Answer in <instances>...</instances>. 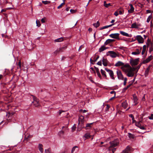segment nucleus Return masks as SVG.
Instances as JSON below:
<instances>
[{"label": "nucleus", "mask_w": 153, "mask_h": 153, "mask_svg": "<svg viewBox=\"0 0 153 153\" xmlns=\"http://www.w3.org/2000/svg\"><path fill=\"white\" fill-rule=\"evenodd\" d=\"M135 69L134 68L130 67L126 68L125 71V72L127 73V75L128 77H132L134 75V71Z\"/></svg>", "instance_id": "obj_1"}, {"label": "nucleus", "mask_w": 153, "mask_h": 153, "mask_svg": "<svg viewBox=\"0 0 153 153\" xmlns=\"http://www.w3.org/2000/svg\"><path fill=\"white\" fill-rule=\"evenodd\" d=\"M68 130V127L66 126H63L62 128V130L58 133V135L60 137H63V135Z\"/></svg>", "instance_id": "obj_2"}, {"label": "nucleus", "mask_w": 153, "mask_h": 153, "mask_svg": "<svg viewBox=\"0 0 153 153\" xmlns=\"http://www.w3.org/2000/svg\"><path fill=\"white\" fill-rule=\"evenodd\" d=\"M110 147H115L119 144V141L118 139H116L114 140L109 142Z\"/></svg>", "instance_id": "obj_3"}, {"label": "nucleus", "mask_w": 153, "mask_h": 153, "mask_svg": "<svg viewBox=\"0 0 153 153\" xmlns=\"http://www.w3.org/2000/svg\"><path fill=\"white\" fill-rule=\"evenodd\" d=\"M132 151V148L129 146H128L120 153H131Z\"/></svg>", "instance_id": "obj_4"}, {"label": "nucleus", "mask_w": 153, "mask_h": 153, "mask_svg": "<svg viewBox=\"0 0 153 153\" xmlns=\"http://www.w3.org/2000/svg\"><path fill=\"white\" fill-rule=\"evenodd\" d=\"M147 47L149 48V51L151 52L153 50V45L152 42L149 39L147 40Z\"/></svg>", "instance_id": "obj_5"}, {"label": "nucleus", "mask_w": 153, "mask_h": 153, "mask_svg": "<svg viewBox=\"0 0 153 153\" xmlns=\"http://www.w3.org/2000/svg\"><path fill=\"white\" fill-rule=\"evenodd\" d=\"M117 77L119 79L123 80V76L120 70H117Z\"/></svg>", "instance_id": "obj_6"}, {"label": "nucleus", "mask_w": 153, "mask_h": 153, "mask_svg": "<svg viewBox=\"0 0 153 153\" xmlns=\"http://www.w3.org/2000/svg\"><path fill=\"white\" fill-rule=\"evenodd\" d=\"M141 121H140L138 122H136L135 123V125L139 127L140 129H145L146 128L145 127L141 125Z\"/></svg>", "instance_id": "obj_7"}, {"label": "nucleus", "mask_w": 153, "mask_h": 153, "mask_svg": "<svg viewBox=\"0 0 153 153\" xmlns=\"http://www.w3.org/2000/svg\"><path fill=\"white\" fill-rule=\"evenodd\" d=\"M67 46H63V47L60 48L58 49H57L55 52L54 53L57 54V53H59V52H62L63 51L66 49L67 48Z\"/></svg>", "instance_id": "obj_8"}, {"label": "nucleus", "mask_w": 153, "mask_h": 153, "mask_svg": "<svg viewBox=\"0 0 153 153\" xmlns=\"http://www.w3.org/2000/svg\"><path fill=\"white\" fill-rule=\"evenodd\" d=\"M33 101L32 102L36 106H38L39 102V99L36 98V96H33Z\"/></svg>", "instance_id": "obj_9"}, {"label": "nucleus", "mask_w": 153, "mask_h": 153, "mask_svg": "<svg viewBox=\"0 0 153 153\" xmlns=\"http://www.w3.org/2000/svg\"><path fill=\"white\" fill-rule=\"evenodd\" d=\"M138 60L139 58L131 60L130 61V64L132 66L137 65L138 64Z\"/></svg>", "instance_id": "obj_10"}, {"label": "nucleus", "mask_w": 153, "mask_h": 153, "mask_svg": "<svg viewBox=\"0 0 153 153\" xmlns=\"http://www.w3.org/2000/svg\"><path fill=\"white\" fill-rule=\"evenodd\" d=\"M136 38L139 43H141L143 42L144 39L141 36H137L136 37Z\"/></svg>", "instance_id": "obj_11"}, {"label": "nucleus", "mask_w": 153, "mask_h": 153, "mask_svg": "<svg viewBox=\"0 0 153 153\" xmlns=\"http://www.w3.org/2000/svg\"><path fill=\"white\" fill-rule=\"evenodd\" d=\"M119 34L118 33H115L111 34L109 35V36L114 39H117L119 38Z\"/></svg>", "instance_id": "obj_12"}, {"label": "nucleus", "mask_w": 153, "mask_h": 153, "mask_svg": "<svg viewBox=\"0 0 153 153\" xmlns=\"http://www.w3.org/2000/svg\"><path fill=\"white\" fill-rule=\"evenodd\" d=\"M108 53L110 54V56L112 58H115L117 56V54L114 51H109Z\"/></svg>", "instance_id": "obj_13"}, {"label": "nucleus", "mask_w": 153, "mask_h": 153, "mask_svg": "<svg viewBox=\"0 0 153 153\" xmlns=\"http://www.w3.org/2000/svg\"><path fill=\"white\" fill-rule=\"evenodd\" d=\"M152 14H151L148 17L147 19V22H149L150 21H151V26H152Z\"/></svg>", "instance_id": "obj_14"}, {"label": "nucleus", "mask_w": 153, "mask_h": 153, "mask_svg": "<svg viewBox=\"0 0 153 153\" xmlns=\"http://www.w3.org/2000/svg\"><path fill=\"white\" fill-rule=\"evenodd\" d=\"M152 55L149 56L147 58L143 61V63L145 64L149 62L152 59Z\"/></svg>", "instance_id": "obj_15"}, {"label": "nucleus", "mask_w": 153, "mask_h": 153, "mask_svg": "<svg viewBox=\"0 0 153 153\" xmlns=\"http://www.w3.org/2000/svg\"><path fill=\"white\" fill-rule=\"evenodd\" d=\"M114 41V39H108L106 40L104 43L105 45H107L108 44Z\"/></svg>", "instance_id": "obj_16"}, {"label": "nucleus", "mask_w": 153, "mask_h": 153, "mask_svg": "<svg viewBox=\"0 0 153 153\" xmlns=\"http://www.w3.org/2000/svg\"><path fill=\"white\" fill-rule=\"evenodd\" d=\"M107 49H108V48L105 47V45H103L99 49V51L100 52H101Z\"/></svg>", "instance_id": "obj_17"}, {"label": "nucleus", "mask_w": 153, "mask_h": 153, "mask_svg": "<svg viewBox=\"0 0 153 153\" xmlns=\"http://www.w3.org/2000/svg\"><path fill=\"white\" fill-rule=\"evenodd\" d=\"M129 6L130 7V9L128 10V12L129 13H131L134 11V8L132 4H130Z\"/></svg>", "instance_id": "obj_18"}, {"label": "nucleus", "mask_w": 153, "mask_h": 153, "mask_svg": "<svg viewBox=\"0 0 153 153\" xmlns=\"http://www.w3.org/2000/svg\"><path fill=\"white\" fill-rule=\"evenodd\" d=\"M116 149V148H115L114 147H110L109 146L108 148V150L109 151H111L113 153H114Z\"/></svg>", "instance_id": "obj_19"}, {"label": "nucleus", "mask_w": 153, "mask_h": 153, "mask_svg": "<svg viewBox=\"0 0 153 153\" xmlns=\"http://www.w3.org/2000/svg\"><path fill=\"white\" fill-rule=\"evenodd\" d=\"M152 65H150L146 69L145 71V76H146L148 74L149 71L151 69V67H152Z\"/></svg>", "instance_id": "obj_20"}, {"label": "nucleus", "mask_w": 153, "mask_h": 153, "mask_svg": "<svg viewBox=\"0 0 153 153\" xmlns=\"http://www.w3.org/2000/svg\"><path fill=\"white\" fill-rule=\"evenodd\" d=\"M139 25L137 24L136 23H133L131 25V27L132 28H137L139 27Z\"/></svg>", "instance_id": "obj_21"}, {"label": "nucleus", "mask_w": 153, "mask_h": 153, "mask_svg": "<svg viewBox=\"0 0 153 153\" xmlns=\"http://www.w3.org/2000/svg\"><path fill=\"white\" fill-rule=\"evenodd\" d=\"M102 64L104 66H106L108 65V61L105 58L102 59Z\"/></svg>", "instance_id": "obj_22"}, {"label": "nucleus", "mask_w": 153, "mask_h": 153, "mask_svg": "<svg viewBox=\"0 0 153 153\" xmlns=\"http://www.w3.org/2000/svg\"><path fill=\"white\" fill-rule=\"evenodd\" d=\"M43 146L42 144H39L38 146V149L42 153L43 152V149L42 148Z\"/></svg>", "instance_id": "obj_23"}, {"label": "nucleus", "mask_w": 153, "mask_h": 153, "mask_svg": "<svg viewBox=\"0 0 153 153\" xmlns=\"http://www.w3.org/2000/svg\"><path fill=\"white\" fill-rule=\"evenodd\" d=\"M120 33L122 35L126 36L127 37H130L128 33L123 31H120Z\"/></svg>", "instance_id": "obj_24"}, {"label": "nucleus", "mask_w": 153, "mask_h": 153, "mask_svg": "<svg viewBox=\"0 0 153 153\" xmlns=\"http://www.w3.org/2000/svg\"><path fill=\"white\" fill-rule=\"evenodd\" d=\"M93 123H87L86 124L85 128L86 129H88L91 127V125L93 124Z\"/></svg>", "instance_id": "obj_25"}, {"label": "nucleus", "mask_w": 153, "mask_h": 153, "mask_svg": "<svg viewBox=\"0 0 153 153\" xmlns=\"http://www.w3.org/2000/svg\"><path fill=\"white\" fill-rule=\"evenodd\" d=\"M140 51L139 49H136V51L132 52L131 54L133 55H137L140 54Z\"/></svg>", "instance_id": "obj_26"}, {"label": "nucleus", "mask_w": 153, "mask_h": 153, "mask_svg": "<svg viewBox=\"0 0 153 153\" xmlns=\"http://www.w3.org/2000/svg\"><path fill=\"white\" fill-rule=\"evenodd\" d=\"M123 65V63L121 61H118L117 63L115 65V66L118 67Z\"/></svg>", "instance_id": "obj_27"}, {"label": "nucleus", "mask_w": 153, "mask_h": 153, "mask_svg": "<svg viewBox=\"0 0 153 153\" xmlns=\"http://www.w3.org/2000/svg\"><path fill=\"white\" fill-rule=\"evenodd\" d=\"M110 77L113 79H114V73L112 71H111L108 73Z\"/></svg>", "instance_id": "obj_28"}, {"label": "nucleus", "mask_w": 153, "mask_h": 153, "mask_svg": "<svg viewBox=\"0 0 153 153\" xmlns=\"http://www.w3.org/2000/svg\"><path fill=\"white\" fill-rule=\"evenodd\" d=\"M127 105L128 104L126 101H125L122 103V106L125 109L126 108Z\"/></svg>", "instance_id": "obj_29"}, {"label": "nucleus", "mask_w": 153, "mask_h": 153, "mask_svg": "<svg viewBox=\"0 0 153 153\" xmlns=\"http://www.w3.org/2000/svg\"><path fill=\"white\" fill-rule=\"evenodd\" d=\"M63 39L62 37H61L59 38H58L57 39H55L54 40V42H61L63 41Z\"/></svg>", "instance_id": "obj_30"}, {"label": "nucleus", "mask_w": 153, "mask_h": 153, "mask_svg": "<svg viewBox=\"0 0 153 153\" xmlns=\"http://www.w3.org/2000/svg\"><path fill=\"white\" fill-rule=\"evenodd\" d=\"M101 73L103 76H104L106 79L107 78V76L105 74V71L102 69L101 70Z\"/></svg>", "instance_id": "obj_31"}, {"label": "nucleus", "mask_w": 153, "mask_h": 153, "mask_svg": "<svg viewBox=\"0 0 153 153\" xmlns=\"http://www.w3.org/2000/svg\"><path fill=\"white\" fill-rule=\"evenodd\" d=\"M45 153H53L52 151L50 148H49L45 150Z\"/></svg>", "instance_id": "obj_32"}, {"label": "nucleus", "mask_w": 153, "mask_h": 153, "mask_svg": "<svg viewBox=\"0 0 153 153\" xmlns=\"http://www.w3.org/2000/svg\"><path fill=\"white\" fill-rule=\"evenodd\" d=\"M134 101L135 103V105H136L138 103V98L137 96H133Z\"/></svg>", "instance_id": "obj_33"}, {"label": "nucleus", "mask_w": 153, "mask_h": 153, "mask_svg": "<svg viewBox=\"0 0 153 153\" xmlns=\"http://www.w3.org/2000/svg\"><path fill=\"white\" fill-rule=\"evenodd\" d=\"M113 25H114V24H112L111 25H107V26H104L103 27H101V28H100V30H102L103 29H105L107 28L108 27H110L112 26Z\"/></svg>", "instance_id": "obj_34"}, {"label": "nucleus", "mask_w": 153, "mask_h": 153, "mask_svg": "<svg viewBox=\"0 0 153 153\" xmlns=\"http://www.w3.org/2000/svg\"><path fill=\"white\" fill-rule=\"evenodd\" d=\"M84 119V117L83 116H81L79 118V122H81L82 123L83 122Z\"/></svg>", "instance_id": "obj_35"}, {"label": "nucleus", "mask_w": 153, "mask_h": 153, "mask_svg": "<svg viewBox=\"0 0 153 153\" xmlns=\"http://www.w3.org/2000/svg\"><path fill=\"white\" fill-rule=\"evenodd\" d=\"M117 11L118 13L119 14H123L124 13V10L122 9L118 10Z\"/></svg>", "instance_id": "obj_36"}, {"label": "nucleus", "mask_w": 153, "mask_h": 153, "mask_svg": "<svg viewBox=\"0 0 153 153\" xmlns=\"http://www.w3.org/2000/svg\"><path fill=\"white\" fill-rule=\"evenodd\" d=\"M84 137L86 139H88L90 138V134L89 133H86L85 134Z\"/></svg>", "instance_id": "obj_37"}, {"label": "nucleus", "mask_w": 153, "mask_h": 153, "mask_svg": "<svg viewBox=\"0 0 153 153\" xmlns=\"http://www.w3.org/2000/svg\"><path fill=\"white\" fill-rule=\"evenodd\" d=\"M104 5L105 7H108L109 6H111V4L110 3H109L108 4H106V1H105L104 2Z\"/></svg>", "instance_id": "obj_38"}, {"label": "nucleus", "mask_w": 153, "mask_h": 153, "mask_svg": "<svg viewBox=\"0 0 153 153\" xmlns=\"http://www.w3.org/2000/svg\"><path fill=\"white\" fill-rule=\"evenodd\" d=\"M93 25L95 27L97 28L100 25V23L99 22H97L96 23H94L93 24Z\"/></svg>", "instance_id": "obj_39"}, {"label": "nucleus", "mask_w": 153, "mask_h": 153, "mask_svg": "<svg viewBox=\"0 0 153 153\" xmlns=\"http://www.w3.org/2000/svg\"><path fill=\"white\" fill-rule=\"evenodd\" d=\"M42 2L45 4H47L50 3V1H42Z\"/></svg>", "instance_id": "obj_40"}, {"label": "nucleus", "mask_w": 153, "mask_h": 153, "mask_svg": "<svg viewBox=\"0 0 153 153\" xmlns=\"http://www.w3.org/2000/svg\"><path fill=\"white\" fill-rule=\"evenodd\" d=\"M36 26L38 27H39L41 25V24L39 21L36 20Z\"/></svg>", "instance_id": "obj_41"}, {"label": "nucleus", "mask_w": 153, "mask_h": 153, "mask_svg": "<svg viewBox=\"0 0 153 153\" xmlns=\"http://www.w3.org/2000/svg\"><path fill=\"white\" fill-rule=\"evenodd\" d=\"M65 4V2H63L59 6H58L57 7V8L58 9L62 7V6L63 5H64Z\"/></svg>", "instance_id": "obj_42"}, {"label": "nucleus", "mask_w": 153, "mask_h": 153, "mask_svg": "<svg viewBox=\"0 0 153 153\" xmlns=\"http://www.w3.org/2000/svg\"><path fill=\"white\" fill-rule=\"evenodd\" d=\"M129 137L132 138H134V136L133 134H132L131 133H129Z\"/></svg>", "instance_id": "obj_43"}, {"label": "nucleus", "mask_w": 153, "mask_h": 153, "mask_svg": "<svg viewBox=\"0 0 153 153\" xmlns=\"http://www.w3.org/2000/svg\"><path fill=\"white\" fill-rule=\"evenodd\" d=\"M76 148H77V146H75L71 150V153H73L75 151V149Z\"/></svg>", "instance_id": "obj_44"}, {"label": "nucleus", "mask_w": 153, "mask_h": 153, "mask_svg": "<svg viewBox=\"0 0 153 153\" xmlns=\"http://www.w3.org/2000/svg\"><path fill=\"white\" fill-rule=\"evenodd\" d=\"M127 80V78L126 77L124 78V81L123 83V85H126V81Z\"/></svg>", "instance_id": "obj_45"}, {"label": "nucleus", "mask_w": 153, "mask_h": 153, "mask_svg": "<svg viewBox=\"0 0 153 153\" xmlns=\"http://www.w3.org/2000/svg\"><path fill=\"white\" fill-rule=\"evenodd\" d=\"M76 126L75 125H74L73 126V127H72V131H74L75 130V129H76Z\"/></svg>", "instance_id": "obj_46"}, {"label": "nucleus", "mask_w": 153, "mask_h": 153, "mask_svg": "<svg viewBox=\"0 0 153 153\" xmlns=\"http://www.w3.org/2000/svg\"><path fill=\"white\" fill-rule=\"evenodd\" d=\"M148 118L150 120H152L153 119V114H152L151 115V116H149Z\"/></svg>", "instance_id": "obj_47"}, {"label": "nucleus", "mask_w": 153, "mask_h": 153, "mask_svg": "<svg viewBox=\"0 0 153 153\" xmlns=\"http://www.w3.org/2000/svg\"><path fill=\"white\" fill-rule=\"evenodd\" d=\"M21 63L20 61L19 62L18 67V69H19V68H21Z\"/></svg>", "instance_id": "obj_48"}, {"label": "nucleus", "mask_w": 153, "mask_h": 153, "mask_svg": "<svg viewBox=\"0 0 153 153\" xmlns=\"http://www.w3.org/2000/svg\"><path fill=\"white\" fill-rule=\"evenodd\" d=\"M110 94H113L114 96H115V95H116V93H115V91H111L110 92Z\"/></svg>", "instance_id": "obj_49"}, {"label": "nucleus", "mask_w": 153, "mask_h": 153, "mask_svg": "<svg viewBox=\"0 0 153 153\" xmlns=\"http://www.w3.org/2000/svg\"><path fill=\"white\" fill-rule=\"evenodd\" d=\"M90 62H91V63H92V64H94V62H95L94 61V60H92V58H91L90 59Z\"/></svg>", "instance_id": "obj_50"}, {"label": "nucleus", "mask_w": 153, "mask_h": 153, "mask_svg": "<svg viewBox=\"0 0 153 153\" xmlns=\"http://www.w3.org/2000/svg\"><path fill=\"white\" fill-rule=\"evenodd\" d=\"M97 64L99 65H102V62L101 61H99L97 62Z\"/></svg>", "instance_id": "obj_51"}, {"label": "nucleus", "mask_w": 153, "mask_h": 153, "mask_svg": "<svg viewBox=\"0 0 153 153\" xmlns=\"http://www.w3.org/2000/svg\"><path fill=\"white\" fill-rule=\"evenodd\" d=\"M110 108V106L108 105H106V111H108Z\"/></svg>", "instance_id": "obj_52"}, {"label": "nucleus", "mask_w": 153, "mask_h": 153, "mask_svg": "<svg viewBox=\"0 0 153 153\" xmlns=\"http://www.w3.org/2000/svg\"><path fill=\"white\" fill-rule=\"evenodd\" d=\"M97 73L98 76L100 77L101 76L100 74V72L98 71V72H97Z\"/></svg>", "instance_id": "obj_53"}, {"label": "nucleus", "mask_w": 153, "mask_h": 153, "mask_svg": "<svg viewBox=\"0 0 153 153\" xmlns=\"http://www.w3.org/2000/svg\"><path fill=\"white\" fill-rule=\"evenodd\" d=\"M114 15L116 16H117L119 15L118 13V12L117 11L115 12V13H114Z\"/></svg>", "instance_id": "obj_54"}, {"label": "nucleus", "mask_w": 153, "mask_h": 153, "mask_svg": "<svg viewBox=\"0 0 153 153\" xmlns=\"http://www.w3.org/2000/svg\"><path fill=\"white\" fill-rule=\"evenodd\" d=\"M70 11L71 13H74L76 12V11L75 10H73V9H71L70 10Z\"/></svg>", "instance_id": "obj_55"}, {"label": "nucleus", "mask_w": 153, "mask_h": 153, "mask_svg": "<svg viewBox=\"0 0 153 153\" xmlns=\"http://www.w3.org/2000/svg\"><path fill=\"white\" fill-rule=\"evenodd\" d=\"M14 112H9V113H8V114H9V115H11V116H12L13 115V114H14Z\"/></svg>", "instance_id": "obj_56"}, {"label": "nucleus", "mask_w": 153, "mask_h": 153, "mask_svg": "<svg viewBox=\"0 0 153 153\" xmlns=\"http://www.w3.org/2000/svg\"><path fill=\"white\" fill-rule=\"evenodd\" d=\"M99 58V56H98L96 58V59H94V61L95 62H96L97 60Z\"/></svg>", "instance_id": "obj_57"}, {"label": "nucleus", "mask_w": 153, "mask_h": 153, "mask_svg": "<svg viewBox=\"0 0 153 153\" xmlns=\"http://www.w3.org/2000/svg\"><path fill=\"white\" fill-rule=\"evenodd\" d=\"M105 70L107 72H108V73H109V72L111 71V70H110V69H107V68H105Z\"/></svg>", "instance_id": "obj_58"}, {"label": "nucleus", "mask_w": 153, "mask_h": 153, "mask_svg": "<svg viewBox=\"0 0 153 153\" xmlns=\"http://www.w3.org/2000/svg\"><path fill=\"white\" fill-rule=\"evenodd\" d=\"M129 116L131 117L132 118V120H133V119H134V116H133V115L132 114H130V115H129Z\"/></svg>", "instance_id": "obj_59"}, {"label": "nucleus", "mask_w": 153, "mask_h": 153, "mask_svg": "<svg viewBox=\"0 0 153 153\" xmlns=\"http://www.w3.org/2000/svg\"><path fill=\"white\" fill-rule=\"evenodd\" d=\"M41 21L42 23L45 22V19L43 18H42L41 19Z\"/></svg>", "instance_id": "obj_60"}, {"label": "nucleus", "mask_w": 153, "mask_h": 153, "mask_svg": "<svg viewBox=\"0 0 153 153\" xmlns=\"http://www.w3.org/2000/svg\"><path fill=\"white\" fill-rule=\"evenodd\" d=\"M64 112V111L59 110V115H60L62 112Z\"/></svg>", "instance_id": "obj_61"}, {"label": "nucleus", "mask_w": 153, "mask_h": 153, "mask_svg": "<svg viewBox=\"0 0 153 153\" xmlns=\"http://www.w3.org/2000/svg\"><path fill=\"white\" fill-rule=\"evenodd\" d=\"M145 51V50L144 49H143L141 52L142 54L143 55Z\"/></svg>", "instance_id": "obj_62"}, {"label": "nucleus", "mask_w": 153, "mask_h": 153, "mask_svg": "<svg viewBox=\"0 0 153 153\" xmlns=\"http://www.w3.org/2000/svg\"><path fill=\"white\" fill-rule=\"evenodd\" d=\"M6 9H2L1 11V12H5L6 10Z\"/></svg>", "instance_id": "obj_63"}, {"label": "nucleus", "mask_w": 153, "mask_h": 153, "mask_svg": "<svg viewBox=\"0 0 153 153\" xmlns=\"http://www.w3.org/2000/svg\"><path fill=\"white\" fill-rule=\"evenodd\" d=\"M80 111H82L83 113H85L87 111L86 110H80Z\"/></svg>", "instance_id": "obj_64"}]
</instances>
